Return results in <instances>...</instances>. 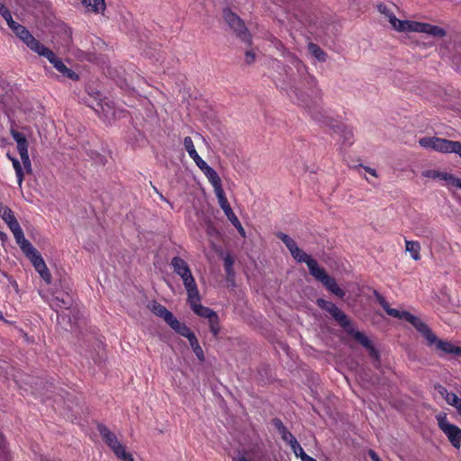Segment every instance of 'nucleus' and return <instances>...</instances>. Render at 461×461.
Masks as SVG:
<instances>
[{"mask_svg": "<svg viewBox=\"0 0 461 461\" xmlns=\"http://www.w3.org/2000/svg\"><path fill=\"white\" fill-rule=\"evenodd\" d=\"M283 56L291 65H282L280 61L274 60V68L284 76V83L286 90L294 94L299 102V104L307 108L311 117L321 126L334 127L333 119L318 107H312L309 102L304 98L303 86H305L312 96L319 95L316 78L310 75L306 66L294 54L284 50Z\"/></svg>", "mask_w": 461, "mask_h": 461, "instance_id": "obj_1", "label": "nucleus"}, {"mask_svg": "<svg viewBox=\"0 0 461 461\" xmlns=\"http://www.w3.org/2000/svg\"><path fill=\"white\" fill-rule=\"evenodd\" d=\"M375 298L386 313L393 318L405 320L410 322L427 340L429 346H435L436 349L445 353L461 357V347L455 346L449 341L438 339L430 328L419 317H416L407 311H399L391 308L386 300L377 292H375Z\"/></svg>", "mask_w": 461, "mask_h": 461, "instance_id": "obj_2", "label": "nucleus"}, {"mask_svg": "<svg viewBox=\"0 0 461 461\" xmlns=\"http://www.w3.org/2000/svg\"><path fill=\"white\" fill-rule=\"evenodd\" d=\"M170 265L174 272L183 280L187 296L195 298L198 288L188 264L180 257H174Z\"/></svg>", "mask_w": 461, "mask_h": 461, "instance_id": "obj_3", "label": "nucleus"}, {"mask_svg": "<svg viewBox=\"0 0 461 461\" xmlns=\"http://www.w3.org/2000/svg\"><path fill=\"white\" fill-rule=\"evenodd\" d=\"M419 144L423 148L431 149L440 153H455L461 158L460 141L438 137H423L419 140Z\"/></svg>", "mask_w": 461, "mask_h": 461, "instance_id": "obj_4", "label": "nucleus"}, {"mask_svg": "<svg viewBox=\"0 0 461 461\" xmlns=\"http://www.w3.org/2000/svg\"><path fill=\"white\" fill-rule=\"evenodd\" d=\"M222 16L225 23L239 39L248 44L251 43L250 33L246 28L244 22L236 14L229 8H225L222 11Z\"/></svg>", "mask_w": 461, "mask_h": 461, "instance_id": "obj_5", "label": "nucleus"}, {"mask_svg": "<svg viewBox=\"0 0 461 461\" xmlns=\"http://www.w3.org/2000/svg\"><path fill=\"white\" fill-rule=\"evenodd\" d=\"M438 428L447 436L451 445L459 448L461 447V429L447 420V413L440 412L436 415Z\"/></svg>", "mask_w": 461, "mask_h": 461, "instance_id": "obj_6", "label": "nucleus"}, {"mask_svg": "<svg viewBox=\"0 0 461 461\" xmlns=\"http://www.w3.org/2000/svg\"><path fill=\"white\" fill-rule=\"evenodd\" d=\"M316 280L320 281L330 293L337 295L339 298L345 296V292L339 287L336 280L330 276L324 268L318 267L312 274Z\"/></svg>", "mask_w": 461, "mask_h": 461, "instance_id": "obj_7", "label": "nucleus"}, {"mask_svg": "<svg viewBox=\"0 0 461 461\" xmlns=\"http://www.w3.org/2000/svg\"><path fill=\"white\" fill-rule=\"evenodd\" d=\"M97 429L104 441L113 451L115 456H119L120 453L125 450V447L118 440L116 435L112 432L106 426L99 424L97 426Z\"/></svg>", "mask_w": 461, "mask_h": 461, "instance_id": "obj_8", "label": "nucleus"}, {"mask_svg": "<svg viewBox=\"0 0 461 461\" xmlns=\"http://www.w3.org/2000/svg\"><path fill=\"white\" fill-rule=\"evenodd\" d=\"M13 232L16 243L20 246L22 251L25 254L28 258H31L39 251L32 245V243L25 239L23 230L20 224L16 227L10 229Z\"/></svg>", "mask_w": 461, "mask_h": 461, "instance_id": "obj_9", "label": "nucleus"}, {"mask_svg": "<svg viewBox=\"0 0 461 461\" xmlns=\"http://www.w3.org/2000/svg\"><path fill=\"white\" fill-rule=\"evenodd\" d=\"M378 12L384 15L392 27L398 32H406V27L409 25L410 21H402L395 17L393 12L384 3H379L376 5Z\"/></svg>", "mask_w": 461, "mask_h": 461, "instance_id": "obj_10", "label": "nucleus"}, {"mask_svg": "<svg viewBox=\"0 0 461 461\" xmlns=\"http://www.w3.org/2000/svg\"><path fill=\"white\" fill-rule=\"evenodd\" d=\"M406 28V32H424L435 37H443L446 34L444 29L429 23L409 22V25Z\"/></svg>", "mask_w": 461, "mask_h": 461, "instance_id": "obj_11", "label": "nucleus"}, {"mask_svg": "<svg viewBox=\"0 0 461 461\" xmlns=\"http://www.w3.org/2000/svg\"><path fill=\"white\" fill-rule=\"evenodd\" d=\"M201 300V297H200V294H199V291L197 290V295L196 297H188V302L190 303V306H191V309L193 310V312L202 317V318H205L209 321H211L212 319H215L217 313L212 311V309L208 308V307H205L203 305H202L201 303H199Z\"/></svg>", "mask_w": 461, "mask_h": 461, "instance_id": "obj_12", "label": "nucleus"}, {"mask_svg": "<svg viewBox=\"0 0 461 461\" xmlns=\"http://www.w3.org/2000/svg\"><path fill=\"white\" fill-rule=\"evenodd\" d=\"M14 33L33 52L38 51L42 44L23 25H21Z\"/></svg>", "mask_w": 461, "mask_h": 461, "instance_id": "obj_13", "label": "nucleus"}, {"mask_svg": "<svg viewBox=\"0 0 461 461\" xmlns=\"http://www.w3.org/2000/svg\"><path fill=\"white\" fill-rule=\"evenodd\" d=\"M32 264L33 265L36 271L40 274L41 278L47 283L50 284L51 282V275L42 258L41 254L38 252L33 257L29 258Z\"/></svg>", "mask_w": 461, "mask_h": 461, "instance_id": "obj_14", "label": "nucleus"}, {"mask_svg": "<svg viewBox=\"0 0 461 461\" xmlns=\"http://www.w3.org/2000/svg\"><path fill=\"white\" fill-rule=\"evenodd\" d=\"M216 197L218 199L220 207L222 209V211L224 212L227 218L231 221V223L235 227L239 226L242 230L241 223L240 222L239 219L233 212V211L226 198L225 193L220 194Z\"/></svg>", "mask_w": 461, "mask_h": 461, "instance_id": "obj_15", "label": "nucleus"}, {"mask_svg": "<svg viewBox=\"0 0 461 461\" xmlns=\"http://www.w3.org/2000/svg\"><path fill=\"white\" fill-rule=\"evenodd\" d=\"M291 255L297 262L305 263L309 268L310 274H312L319 267L317 261L306 254L299 247H296V251L291 252Z\"/></svg>", "mask_w": 461, "mask_h": 461, "instance_id": "obj_16", "label": "nucleus"}, {"mask_svg": "<svg viewBox=\"0 0 461 461\" xmlns=\"http://www.w3.org/2000/svg\"><path fill=\"white\" fill-rule=\"evenodd\" d=\"M205 176L208 178L209 182L212 184L214 189V193L217 195L224 193V190L221 186V179L217 174V172L211 167L203 171Z\"/></svg>", "mask_w": 461, "mask_h": 461, "instance_id": "obj_17", "label": "nucleus"}, {"mask_svg": "<svg viewBox=\"0 0 461 461\" xmlns=\"http://www.w3.org/2000/svg\"><path fill=\"white\" fill-rule=\"evenodd\" d=\"M421 175L422 176L428 178L441 179L447 182V184L451 186L453 185L454 180L456 179V176L450 173L441 172L434 169L425 170L421 173Z\"/></svg>", "mask_w": 461, "mask_h": 461, "instance_id": "obj_18", "label": "nucleus"}, {"mask_svg": "<svg viewBox=\"0 0 461 461\" xmlns=\"http://www.w3.org/2000/svg\"><path fill=\"white\" fill-rule=\"evenodd\" d=\"M92 108L98 114H102L104 119L110 121L112 118L115 116V112L113 107L110 104L109 102H104L102 100L96 102L95 105H93Z\"/></svg>", "mask_w": 461, "mask_h": 461, "instance_id": "obj_19", "label": "nucleus"}, {"mask_svg": "<svg viewBox=\"0 0 461 461\" xmlns=\"http://www.w3.org/2000/svg\"><path fill=\"white\" fill-rule=\"evenodd\" d=\"M0 218L7 224L9 229L19 225V222L17 221L11 208L2 203H0Z\"/></svg>", "mask_w": 461, "mask_h": 461, "instance_id": "obj_20", "label": "nucleus"}, {"mask_svg": "<svg viewBox=\"0 0 461 461\" xmlns=\"http://www.w3.org/2000/svg\"><path fill=\"white\" fill-rule=\"evenodd\" d=\"M39 56L46 58L50 63L53 65V67L57 69L59 66H60L63 61L61 59L56 56V54L49 48L41 44L39 48L38 51H36Z\"/></svg>", "mask_w": 461, "mask_h": 461, "instance_id": "obj_21", "label": "nucleus"}, {"mask_svg": "<svg viewBox=\"0 0 461 461\" xmlns=\"http://www.w3.org/2000/svg\"><path fill=\"white\" fill-rule=\"evenodd\" d=\"M149 310L158 317L162 318L166 322L173 316V313L169 312L164 305L159 303L153 301L149 305Z\"/></svg>", "mask_w": 461, "mask_h": 461, "instance_id": "obj_22", "label": "nucleus"}, {"mask_svg": "<svg viewBox=\"0 0 461 461\" xmlns=\"http://www.w3.org/2000/svg\"><path fill=\"white\" fill-rule=\"evenodd\" d=\"M435 390L446 400L449 405L456 407L461 402V399L456 393L448 392L443 385H436Z\"/></svg>", "mask_w": 461, "mask_h": 461, "instance_id": "obj_23", "label": "nucleus"}, {"mask_svg": "<svg viewBox=\"0 0 461 461\" xmlns=\"http://www.w3.org/2000/svg\"><path fill=\"white\" fill-rule=\"evenodd\" d=\"M347 333L351 335L364 348H370L371 340L363 332L356 330L353 326L348 330Z\"/></svg>", "mask_w": 461, "mask_h": 461, "instance_id": "obj_24", "label": "nucleus"}, {"mask_svg": "<svg viewBox=\"0 0 461 461\" xmlns=\"http://www.w3.org/2000/svg\"><path fill=\"white\" fill-rule=\"evenodd\" d=\"M347 333L351 335L364 348H370L371 340L363 332L356 330L353 326L348 330Z\"/></svg>", "mask_w": 461, "mask_h": 461, "instance_id": "obj_25", "label": "nucleus"}, {"mask_svg": "<svg viewBox=\"0 0 461 461\" xmlns=\"http://www.w3.org/2000/svg\"><path fill=\"white\" fill-rule=\"evenodd\" d=\"M81 2L89 11L102 13L105 10L104 0H81Z\"/></svg>", "mask_w": 461, "mask_h": 461, "instance_id": "obj_26", "label": "nucleus"}, {"mask_svg": "<svg viewBox=\"0 0 461 461\" xmlns=\"http://www.w3.org/2000/svg\"><path fill=\"white\" fill-rule=\"evenodd\" d=\"M405 249L410 252L414 260H419L420 258V245L418 241L405 240Z\"/></svg>", "mask_w": 461, "mask_h": 461, "instance_id": "obj_27", "label": "nucleus"}, {"mask_svg": "<svg viewBox=\"0 0 461 461\" xmlns=\"http://www.w3.org/2000/svg\"><path fill=\"white\" fill-rule=\"evenodd\" d=\"M309 52L319 61L325 62L327 54L317 44L310 42L308 44Z\"/></svg>", "mask_w": 461, "mask_h": 461, "instance_id": "obj_28", "label": "nucleus"}, {"mask_svg": "<svg viewBox=\"0 0 461 461\" xmlns=\"http://www.w3.org/2000/svg\"><path fill=\"white\" fill-rule=\"evenodd\" d=\"M332 318L346 330L352 326L351 321L348 317L339 309L336 314L332 316Z\"/></svg>", "mask_w": 461, "mask_h": 461, "instance_id": "obj_29", "label": "nucleus"}, {"mask_svg": "<svg viewBox=\"0 0 461 461\" xmlns=\"http://www.w3.org/2000/svg\"><path fill=\"white\" fill-rule=\"evenodd\" d=\"M189 343H190V346L194 351V353L195 354V356L197 357V358L201 361V362H203L204 361V354H203V348H201V346L199 345V342H198V339H196L195 335L194 336H192V338H189Z\"/></svg>", "mask_w": 461, "mask_h": 461, "instance_id": "obj_30", "label": "nucleus"}, {"mask_svg": "<svg viewBox=\"0 0 461 461\" xmlns=\"http://www.w3.org/2000/svg\"><path fill=\"white\" fill-rule=\"evenodd\" d=\"M276 237L285 243L290 253L293 251H296V247L298 246L295 240L289 237L287 234L284 232H278L276 233Z\"/></svg>", "mask_w": 461, "mask_h": 461, "instance_id": "obj_31", "label": "nucleus"}, {"mask_svg": "<svg viewBox=\"0 0 461 461\" xmlns=\"http://www.w3.org/2000/svg\"><path fill=\"white\" fill-rule=\"evenodd\" d=\"M276 237L285 243L290 253L293 251H296V247L298 246L295 240L289 237L287 234L284 232H278L276 233Z\"/></svg>", "mask_w": 461, "mask_h": 461, "instance_id": "obj_32", "label": "nucleus"}, {"mask_svg": "<svg viewBox=\"0 0 461 461\" xmlns=\"http://www.w3.org/2000/svg\"><path fill=\"white\" fill-rule=\"evenodd\" d=\"M276 237L285 243L290 253L293 251H296V247L298 246L295 240L289 237L287 234L284 232H278L276 233Z\"/></svg>", "mask_w": 461, "mask_h": 461, "instance_id": "obj_33", "label": "nucleus"}, {"mask_svg": "<svg viewBox=\"0 0 461 461\" xmlns=\"http://www.w3.org/2000/svg\"><path fill=\"white\" fill-rule=\"evenodd\" d=\"M57 70L65 77H68L73 81H77L79 79L78 75L74 72L72 69L68 68L64 63H62Z\"/></svg>", "mask_w": 461, "mask_h": 461, "instance_id": "obj_34", "label": "nucleus"}, {"mask_svg": "<svg viewBox=\"0 0 461 461\" xmlns=\"http://www.w3.org/2000/svg\"><path fill=\"white\" fill-rule=\"evenodd\" d=\"M223 263H224V269H225L227 277L228 278L233 277L235 273H234V269H233L234 258H232V256L230 254H227L223 258Z\"/></svg>", "mask_w": 461, "mask_h": 461, "instance_id": "obj_35", "label": "nucleus"}, {"mask_svg": "<svg viewBox=\"0 0 461 461\" xmlns=\"http://www.w3.org/2000/svg\"><path fill=\"white\" fill-rule=\"evenodd\" d=\"M11 160H12L14 168L15 170L18 185L21 186L23 184V172L22 166L18 159L11 158Z\"/></svg>", "mask_w": 461, "mask_h": 461, "instance_id": "obj_36", "label": "nucleus"}, {"mask_svg": "<svg viewBox=\"0 0 461 461\" xmlns=\"http://www.w3.org/2000/svg\"><path fill=\"white\" fill-rule=\"evenodd\" d=\"M184 146H185V150L188 152V155L190 156V158L198 154L194 148V142H193V140L191 139V137L187 136L184 139Z\"/></svg>", "mask_w": 461, "mask_h": 461, "instance_id": "obj_37", "label": "nucleus"}, {"mask_svg": "<svg viewBox=\"0 0 461 461\" xmlns=\"http://www.w3.org/2000/svg\"><path fill=\"white\" fill-rule=\"evenodd\" d=\"M70 305V298L67 296L66 298H59V296H55L51 303L52 307H65L68 308Z\"/></svg>", "mask_w": 461, "mask_h": 461, "instance_id": "obj_38", "label": "nucleus"}, {"mask_svg": "<svg viewBox=\"0 0 461 461\" xmlns=\"http://www.w3.org/2000/svg\"><path fill=\"white\" fill-rule=\"evenodd\" d=\"M317 304L320 308H321L322 310H325L327 312H330V311L333 310V308L336 306L335 303H331V302H329V301H326L324 299H318L317 300Z\"/></svg>", "mask_w": 461, "mask_h": 461, "instance_id": "obj_39", "label": "nucleus"}, {"mask_svg": "<svg viewBox=\"0 0 461 461\" xmlns=\"http://www.w3.org/2000/svg\"><path fill=\"white\" fill-rule=\"evenodd\" d=\"M317 304L320 308H321L322 310H325L327 312H330V311L333 310V308L336 306L335 303H331V302H329V301H326L324 299H318L317 300Z\"/></svg>", "mask_w": 461, "mask_h": 461, "instance_id": "obj_40", "label": "nucleus"}, {"mask_svg": "<svg viewBox=\"0 0 461 461\" xmlns=\"http://www.w3.org/2000/svg\"><path fill=\"white\" fill-rule=\"evenodd\" d=\"M167 323L176 333H178L182 327L185 325V323L180 322L174 315L169 319V321Z\"/></svg>", "mask_w": 461, "mask_h": 461, "instance_id": "obj_41", "label": "nucleus"}, {"mask_svg": "<svg viewBox=\"0 0 461 461\" xmlns=\"http://www.w3.org/2000/svg\"><path fill=\"white\" fill-rule=\"evenodd\" d=\"M290 447H291V448H292L293 452L294 453V455H295L296 456H299L301 459H303V456H304V455H307V454L303 451V447H301V445L298 443L297 439H296V440H294V443H292V444L290 445Z\"/></svg>", "mask_w": 461, "mask_h": 461, "instance_id": "obj_42", "label": "nucleus"}, {"mask_svg": "<svg viewBox=\"0 0 461 461\" xmlns=\"http://www.w3.org/2000/svg\"><path fill=\"white\" fill-rule=\"evenodd\" d=\"M279 434L284 441L287 442L289 445L296 440L295 437L285 428L284 430L280 431Z\"/></svg>", "mask_w": 461, "mask_h": 461, "instance_id": "obj_43", "label": "nucleus"}, {"mask_svg": "<svg viewBox=\"0 0 461 461\" xmlns=\"http://www.w3.org/2000/svg\"><path fill=\"white\" fill-rule=\"evenodd\" d=\"M17 149L21 158L29 156L27 140L17 144Z\"/></svg>", "mask_w": 461, "mask_h": 461, "instance_id": "obj_44", "label": "nucleus"}, {"mask_svg": "<svg viewBox=\"0 0 461 461\" xmlns=\"http://www.w3.org/2000/svg\"><path fill=\"white\" fill-rule=\"evenodd\" d=\"M210 325V330L214 336H217L220 332V326H219V317L216 315L215 320L214 318L209 321Z\"/></svg>", "mask_w": 461, "mask_h": 461, "instance_id": "obj_45", "label": "nucleus"}, {"mask_svg": "<svg viewBox=\"0 0 461 461\" xmlns=\"http://www.w3.org/2000/svg\"><path fill=\"white\" fill-rule=\"evenodd\" d=\"M0 15L6 21V23L12 19V14L8 8L0 2Z\"/></svg>", "mask_w": 461, "mask_h": 461, "instance_id": "obj_46", "label": "nucleus"}, {"mask_svg": "<svg viewBox=\"0 0 461 461\" xmlns=\"http://www.w3.org/2000/svg\"><path fill=\"white\" fill-rule=\"evenodd\" d=\"M178 334L186 338L188 340H189V338H192V336H194V333L185 324L179 330Z\"/></svg>", "mask_w": 461, "mask_h": 461, "instance_id": "obj_47", "label": "nucleus"}, {"mask_svg": "<svg viewBox=\"0 0 461 461\" xmlns=\"http://www.w3.org/2000/svg\"><path fill=\"white\" fill-rule=\"evenodd\" d=\"M255 59H256V54L254 53L253 50H247L245 52V62L248 65L253 64Z\"/></svg>", "mask_w": 461, "mask_h": 461, "instance_id": "obj_48", "label": "nucleus"}, {"mask_svg": "<svg viewBox=\"0 0 461 461\" xmlns=\"http://www.w3.org/2000/svg\"><path fill=\"white\" fill-rule=\"evenodd\" d=\"M11 134H12L13 139L16 141L17 144L26 140L25 136L19 131L13 130L11 131Z\"/></svg>", "mask_w": 461, "mask_h": 461, "instance_id": "obj_49", "label": "nucleus"}, {"mask_svg": "<svg viewBox=\"0 0 461 461\" xmlns=\"http://www.w3.org/2000/svg\"><path fill=\"white\" fill-rule=\"evenodd\" d=\"M272 424L277 429L278 432L284 430L286 427L284 425L282 420L278 418H275L272 420Z\"/></svg>", "mask_w": 461, "mask_h": 461, "instance_id": "obj_50", "label": "nucleus"}, {"mask_svg": "<svg viewBox=\"0 0 461 461\" xmlns=\"http://www.w3.org/2000/svg\"><path fill=\"white\" fill-rule=\"evenodd\" d=\"M116 456L123 461H134L131 454L127 452L126 450H123L122 453L119 454V456Z\"/></svg>", "mask_w": 461, "mask_h": 461, "instance_id": "obj_51", "label": "nucleus"}, {"mask_svg": "<svg viewBox=\"0 0 461 461\" xmlns=\"http://www.w3.org/2000/svg\"><path fill=\"white\" fill-rule=\"evenodd\" d=\"M21 159H22L24 168L26 169L27 172L30 173L32 171V164H31L29 156L22 158Z\"/></svg>", "mask_w": 461, "mask_h": 461, "instance_id": "obj_52", "label": "nucleus"}, {"mask_svg": "<svg viewBox=\"0 0 461 461\" xmlns=\"http://www.w3.org/2000/svg\"><path fill=\"white\" fill-rule=\"evenodd\" d=\"M366 349L368 350L370 357H372L375 359L379 358V353L375 349V348L373 346V344L370 345V348H366Z\"/></svg>", "mask_w": 461, "mask_h": 461, "instance_id": "obj_53", "label": "nucleus"}, {"mask_svg": "<svg viewBox=\"0 0 461 461\" xmlns=\"http://www.w3.org/2000/svg\"><path fill=\"white\" fill-rule=\"evenodd\" d=\"M7 24L9 26V28L14 32L18 30V28L21 27L22 24L16 23L15 21L13 20V18L11 20H9L7 22Z\"/></svg>", "mask_w": 461, "mask_h": 461, "instance_id": "obj_54", "label": "nucleus"}, {"mask_svg": "<svg viewBox=\"0 0 461 461\" xmlns=\"http://www.w3.org/2000/svg\"><path fill=\"white\" fill-rule=\"evenodd\" d=\"M417 230H418V232H417L418 236L429 237L432 234V231L429 229H427V228L418 229Z\"/></svg>", "mask_w": 461, "mask_h": 461, "instance_id": "obj_55", "label": "nucleus"}, {"mask_svg": "<svg viewBox=\"0 0 461 461\" xmlns=\"http://www.w3.org/2000/svg\"><path fill=\"white\" fill-rule=\"evenodd\" d=\"M368 456H370L372 461H381V459L378 456V455L374 450H372V449H370L368 451Z\"/></svg>", "mask_w": 461, "mask_h": 461, "instance_id": "obj_56", "label": "nucleus"}, {"mask_svg": "<svg viewBox=\"0 0 461 461\" xmlns=\"http://www.w3.org/2000/svg\"><path fill=\"white\" fill-rule=\"evenodd\" d=\"M196 166L202 170H205L206 168H208L210 166L203 160H200L199 162H197Z\"/></svg>", "mask_w": 461, "mask_h": 461, "instance_id": "obj_57", "label": "nucleus"}, {"mask_svg": "<svg viewBox=\"0 0 461 461\" xmlns=\"http://www.w3.org/2000/svg\"><path fill=\"white\" fill-rule=\"evenodd\" d=\"M452 186L461 189V178L456 177V179L453 182Z\"/></svg>", "mask_w": 461, "mask_h": 461, "instance_id": "obj_58", "label": "nucleus"}, {"mask_svg": "<svg viewBox=\"0 0 461 461\" xmlns=\"http://www.w3.org/2000/svg\"><path fill=\"white\" fill-rule=\"evenodd\" d=\"M364 168H365V170H366V172H368V173H369V174H371L372 176H377V174H376L375 169L371 168V167H365Z\"/></svg>", "mask_w": 461, "mask_h": 461, "instance_id": "obj_59", "label": "nucleus"}, {"mask_svg": "<svg viewBox=\"0 0 461 461\" xmlns=\"http://www.w3.org/2000/svg\"><path fill=\"white\" fill-rule=\"evenodd\" d=\"M274 43H275V47L277 49V50H283L284 49V46L282 44V42L276 39L274 40Z\"/></svg>", "mask_w": 461, "mask_h": 461, "instance_id": "obj_60", "label": "nucleus"}, {"mask_svg": "<svg viewBox=\"0 0 461 461\" xmlns=\"http://www.w3.org/2000/svg\"><path fill=\"white\" fill-rule=\"evenodd\" d=\"M234 461H251L249 459H248L247 457H245V456L243 455H239L238 456H236L234 458Z\"/></svg>", "mask_w": 461, "mask_h": 461, "instance_id": "obj_61", "label": "nucleus"}, {"mask_svg": "<svg viewBox=\"0 0 461 461\" xmlns=\"http://www.w3.org/2000/svg\"><path fill=\"white\" fill-rule=\"evenodd\" d=\"M7 240V235L0 230V240L5 242Z\"/></svg>", "mask_w": 461, "mask_h": 461, "instance_id": "obj_62", "label": "nucleus"}, {"mask_svg": "<svg viewBox=\"0 0 461 461\" xmlns=\"http://www.w3.org/2000/svg\"><path fill=\"white\" fill-rule=\"evenodd\" d=\"M302 461H316V460L308 455H304V456H303Z\"/></svg>", "mask_w": 461, "mask_h": 461, "instance_id": "obj_63", "label": "nucleus"}, {"mask_svg": "<svg viewBox=\"0 0 461 461\" xmlns=\"http://www.w3.org/2000/svg\"><path fill=\"white\" fill-rule=\"evenodd\" d=\"M40 461H59V460H51L50 458L43 456V455H41L40 456Z\"/></svg>", "mask_w": 461, "mask_h": 461, "instance_id": "obj_64", "label": "nucleus"}]
</instances>
